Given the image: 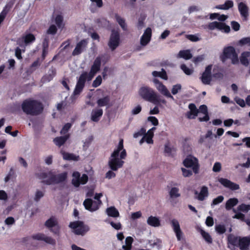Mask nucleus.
<instances>
[{
	"mask_svg": "<svg viewBox=\"0 0 250 250\" xmlns=\"http://www.w3.org/2000/svg\"><path fill=\"white\" fill-rule=\"evenodd\" d=\"M110 101L109 96H105L102 98H100L98 100L97 103L99 106L102 107L106 106L108 104Z\"/></svg>",
	"mask_w": 250,
	"mask_h": 250,
	"instance_id": "nucleus-36",
	"label": "nucleus"
},
{
	"mask_svg": "<svg viewBox=\"0 0 250 250\" xmlns=\"http://www.w3.org/2000/svg\"><path fill=\"white\" fill-rule=\"evenodd\" d=\"M215 230L218 233L222 234L225 232L226 229L224 225H218L215 226Z\"/></svg>",
	"mask_w": 250,
	"mask_h": 250,
	"instance_id": "nucleus-51",
	"label": "nucleus"
},
{
	"mask_svg": "<svg viewBox=\"0 0 250 250\" xmlns=\"http://www.w3.org/2000/svg\"><path fill=\"white\" fill-rule=\"evenodd\" d=\"M240 60L242 64L247 66L250 61V52L246 51L243 52L241 54Z\"/></svg>",
	"mask_w": 250,
	"mask_h": 250,
	"instance_id": "nucleus-27",
	"label": "nucleus"
},
{
	"mask_svg": "<svg viewBox=\"0 0 250 250\" xmlns=\"http://www.w3.org/2000/svg\"><path fill=\"white\" fill-rule=\"evenodd\" d=\"M171 225L177 240L181 241L183 238V233L180 228L178 221L175 219H172L171 221Z\"/></svg>",
	"mask_w": 250,
	"mask_h": 250,
	"instance_id": "nucleus-17",
	"label": "nucleus"
},
{
	"mask_svg": "<svg viewBox=\"0 0 250 250\" xmlns=\"http://www.w3.org/2000/svg\"><path fill=\"white\" fill-rule=\"evenodd\" d=\"M36 40L35 36L32 33L25 32L21 38L17 40V44L24 49L26 45L34 42Z\"/></svg>",
	"mask_w": 250,
	"mask_h": 250,
	"instance_id": "nucleus-10",
	"label": "nucleus"
},
{
	"mask_svg": "<svg viewBox=\"0 0 250 250\" xmlns=\"http://www.w3.org/2000/svg\"><path fill=\"white\" fill-rule=\"evenodd\" d=\"M68 137V135L63 137H57L54 139V142L57 146H60L65 143Z\"/></svg>",
	"mask_w": 250,
	"mask_h": 250,
	"instance_id": "nucleus-39",
	"label": "nucleus"
},
{
	"mask_svg": "<svg viewBox=\"0 0 250 250\" xmlns=\"http://www.w3.org/2000/svg\"><path fill=\"white\" fill-rule=\"evenodd\" d=\"M116 21L120 24L123 30H126V26L125 20L118 15L115 16Z\"/></svg>",
	"mask_w": 250,
	"mask_h": 250,
	"instance_id": "nucleus-43",
	"label": "nucleus"
},
{
	"mask_svg": "<svg viewBox=\"0 0 250 250\" xmlns=\"http://www.w3.org/2000/svg\"><path fill=\"white\" fill-rule=\"evenodd\" d=\"M126 156V151L124 148L123 140L121 139L109 159V167L113 171H116L122 167L124 163L123 160L125 158Z\"/></svg>",
	"mask_w": 250,
	"mask_h": 250,
	"instance_id": "nucleus-1",
	"label": "nucleus"
},
{
	"mask_svg": "<svg viewBox=\"0 0 250 250\" xmlns=\"http://www.w3.org/2000/svg\"><path fill=\"white\" fill-rule=\"evenodd\" d=\"M142 107L140 105H138L135 106L132 110V113L134 115H136L140 113L141 111Z\"/></svg>",
	"mask_w": 250,
	"mask_h": 250,
	"instance_id": "nucleus-62",
	"label": "nucleus"
},
{
	"mask_svg": "<svg viewBox=\"0 0 250 250\" xmlns=\"http://www.w3.org/2000/svg\"><path fill=\"white\" fill-rule=\"evenodd\" d=\"M224 200V197L223 196H219L217 198L213 199L212 203L211 204V206L216 205L220 203H221Z\"/></svg>",
	"mask_w": 250,
	"mask_h": 250,
	"instance_id": "nucleus-54",
	"label": "nucleus"
},
{
	"mask_svg": "<svg viewBox=\"0 0 250 250\" xmlns=\"http://www.w3.org/2000/svg\"><path fill=\"white\" fill-rule=\"evenodd\" d=\"M83 204L86 209L92 212L99 208L102 204V201H93L90 199H86L84 201Z\"/></svg>",
	"mask_w": 250,
	"mask_h": 250,
	"instance_id": "nucleus-14",
	"label": "nucleus"
},
{
	"mask_svg": "<svg viewBox=\"0 0 250 250\" xmlns=\"http://www.w3.org/2000/svg\"><path fill=\"white\" fill-rule=\"evenodd\" d=\"M45 226L47 228H49L51 230L53 231L55 233H57L58 231L59 228L58 226L57 220L54 217H51L46 221Z\"/></svg>",
	"mask_w": 250,
	"mask_h": 250,
	"instance_id": "nucleus-21",
	"label": "nucleus"
},
{
	"mask_svg": "<svg viewBox=\"0 0 250 250\" xmlns=\"http://www.w3.org/2000/svg\"><path fill=\"white\" fill-rule=\"evenodd\" d=\"M110 224L111 226L116 230H119L121 229L122 225L120 222L114 223L111 222Z\"/></svg>",
	"mask_w": 250,
	"mask_h": 250,
	"instance_id": "nucleus-59",
	"label": "nucleus"
},
{
	"mask_svg": "<svg viewBox=\"0 0 250 250\" xmlns=\"http://www.w3.org/2000/svg\"><path fill=\"white\" fill-rule=\"evenodd\" d=\"M92 6H95L98 8H101L103 6L102 0H90Z\"/></svg>",
	"mask_w": 250,
	"mask_h": 250,
	"instance_id": "nucleus-49",
	"label": "nucleus"
},
{
	"mask_svg": "<svg viewBox=\"0 0 250 250\" xmlns=\"http://www.w3.org/2000/svg\"><path fill=\"white\" fill-rule=\"evenodd\" d=\"M71 124H68V123L65 125L61 131V134H65L68 131V130L69 129V128L71 127Z\"/></svg>",
	"mask_w": 250,
	"mask_h": 250,
	"instance_id": "nucleus-58",
	"label": "nucleus"
},
{
	"mask_svg": "<svg viewBox=\"0 0 250 250\" xmlns=\"http://www.w3.org/2000/svg\"><path fill=\"white\" fill-rule=\"evenodd\" d=\"M221 168V165L219 162H216L213 167L212 170L214 172H219Z\"/></svg>",
	"mask_w": 250,
	"mask_h": 250,
	"instance_id": "nucleus-57",
	"label": "nucleus"
},
{
	"mask_svg": "<svg viewBox=\"0 0 250 250\" xmlns=\"http://www.w3.org/2000/svg\"><path fill=\"white\" fill-rule=\"evenodd\" d=\"M238 209L239 211L243 212H247L250 210V205L246 204H241L238 207Z\"/></svg>",
	"mask_w": 250,
	"mask_h": 250,
	"instance_id": "nucleus-46",
	"label": "nucleus"
},
{
	"mask_svg": "<svg viewBox=\"0 0 250 250\" xmlns=\"http://www.w3.org/2000/svg\"><path fill=\"white\" fill-rule=\"evenodd\" d=\"M67 175L66 172H63L55 176H53L51 172L48 173H42L41 174L39 178L42 180V182L47 185H51L63 182L66 179Z\"/></svg>",
	"mask_w": 250,
	"mask_h": 250,
	"instance_id": "nucleus-5",
	"label": "nucleus"
},
{
	"mask_svg": "<svg viewBox=\"0 0 250 250\" xmlns=\"http://www.w3.org/2000/svg\"><path fill=\"white\" fill-rule=\"evenodd\" d=\"M101 63V58L97 57L94 61L90 72L89 73L84 72L81 75L74 92L75 95L79 94L82 91L86 80L90 81L92 79L95 75L100 70Z\"/></svg>",
	"mask_w": 250,
	"mask_h": 250,
	"instance_id": "nucleus-2",
	"label": "nucleus"
},
{
	"mask_svg": "<svg viewBox=\"0 0 250 250\" xmlns=\"http://www.w3.org/2000/svg\"><path fill=\"white\" fill-rule=\"evenodd\" d=\"M213 219L211 217L208 216L207 218L206 224L208 227H211L213 225Z\"/></svg>",
	"mask_w": 250,
	"mask_h": 250,
	"instance_id": "nucleus-60",
	"label": "nucleus"
},
{
	"mask_svg": "<svg viewBox=\"0 0 250 250\" xmlns=\"http://www.w3.org/2000/svg\"><path fill=\"white\" fill-rule=\"evenodd\" d=\"M88 180V176L83 174L81 176L78 172H74L72 174V184L76 188H78L80 185L85 184Z\"/></svg>",
	"mask_w": 250,
	"mask_h": 250,
	"instance_id": "nucleus-11",
	"label": "nucleus"
},
{
	"mask_svg": "<svg viewBox=\"0 0 250 250\" xmlns=\"http://www.w3.org/2000/svg\"><path fill=\"white\" fill-rule=\"evenodd\" d=\"M57 29L56 26L54 25H51L47 31V33L48 34L54 35L56 33Z\"/></svg>",
	"mask_w": 250,
	"mask_h": 250,
	"instance_id": "nucleus-52",
	"label": "nucleus"
},
{
	"mask_svg": "<svg viewBox=\"0 0 250 250\" xmlns=\"http://www.w3.org/2000/svg\"><path fill=\"white\" fill-rule=\"evenodd\" d=\"M227 59H230L233 64L238 62L237 54L233 47L229 46L224 48L223 53L221 56V60L223 62H225Z\"/></svg>",
	"mask_w": 250,
	"mask_h": 250,
	"instance_id": "nucleus-7",
	"label": "nucleus"
},
{
	"mask_svg": "<svg viewBox=\"0 0 250 250\" xmlns=\"http://www.w3.org/2000/svg\"><path fill=\"white\" fill-rule=\"evenodd\" d=\"M116 176V174L115 172L111 170H109L105 175V177L108 179H111L112 178L115 177Z\"/></svg>",
	"mask_w": 250,
	"mask_h": 250,
	"instance_id": "nucleus-63",
	"label": "nucleus"
},
{
	"mask_svg": "<svg viewBox=\"0 0 250 250\" xmlns=\"http://www.w3.org/2000/svg\"><path fill=\"white\" fill-rule=\"evenodd\" d=\"M233 5V2L231 0H227L224 4L217 5L215 8L218 9L227 10Z\"/></svg>",
	"mask_w": 250,
	"mask_h": 250,
	"instance_id": "nucleus-37",
	"label": "nucleus"
},
{
	"mask_svg": "<svg viewBox=\"0 0 250 250\" xmlns=\"http://www.w3.org/2000/svg\"><path fill=\"white\" fill-rule=\"evenodd\" d=\"M198 110L200 121H208L209 118L208 115L207 107L205 105H202L200 106Z\"/></svg>",
	"mask_w": 250,
	"mask_h": 250,
	"instance_id": "nucleus-20",
	"label": "nucleus"
},
{
	"mask_svg": "<svg viewBox=\"0 0 250 250\" xmlns=\"http://www.w3.org/2000/svg\"><path fill=\"white\" fill-rule=\"evenodd\" d=\"M182 86L180 84H177L172 86L171 89V93L173 95L176 94L178 93L181 89Z\"/></svg>",
	"mask_w": 250,
	"mask_h": 250,
	"instance_id": "nucleus-48",
	"label": "nucleus"
},
{
	"mask_svg": "<svg viewBox=\"0 0 250 250\" xmlns=\"http://www.w3.org/2000/svg\"><path fill=\"white\" fill-rule=\"evenodd\" d=\"M7 197V194L4 190H0V200H6Z\"/></svg>",
	"mask_w": 250,
	"mask_h": 250,
	"instance_id": "nucleus-64",
	"label": "nucleus"
},
{
	"mask_svg": "<svg viewBox=\"0 0 250 250\" xmlns=\"http://www.w3.org/2000/svg\"><path fill=\"white\" fill-rule=\"evenodd\" d=\"M21 106L24 113L32 115L38 114L42 110V106L39 102L31 99L24 100Z\"/></svg>",
	"mask_w": 250,
	"mask_h": 250,
	"instance_id": "nucleus-4",
	"label": "nucleus"
},
{
	"mask_svg": "<svg viewBox=\"0 0 250 250\" xmlns=\"http://www.w3.org/2000/svg\"><path fill=\"white\" fill-rule=\"evenodd\" d=\"M208 196V189L206 187L201 188L200 193L196 196L197 198L201 201L204 200L205 197Z\"/></svg>",
	"mask_w": 250,
	"mask_h": 250,
	"instance_id": "nucleus-33",
	"label": "nucleus"
},
{
	"mask_svg": "<svg viewBox=\"0 0 250 250\" xmlns=\"http://www.w3.org/2000/svg\"><path fill=\"white\" fill-rule=\"evenodd\" d=\"M152 75L155 77H160L165 80H167V73L166 71L163 69H162L161 71H153L152 72Z\"/></svg>",
	"mask_w": 250,
	"mask_h": 250,
	"instance_id": "nucleus-38",
	"label": "nucleus"
},
{
	"mask_svg": "<svg viewBox=\"0 0 250 250\" xmlns=\"http://www.w3.org/2000/svg\"><path fill=\"white\" fill-rule=\"evenodd\" d=\"M147 223L152 227H158L160 226V220L156 216H150L147 219Z\"/></svg>",
	"mask_w": 250,
	"mask_h": 250,
	"instance_id": "nucleus-26",
	"label": "nucleus"
},
{
	"mask_svg": "<svg viewBox=\"0 0 250 250\" xmlns=\"http://www.w3.org/2000/svg\"><path fill=\"white\" fill-rule=\"evenodd\" d=\"M142 212L140 211L133 212L131 214V218L133 220L140 218L142 216Z\"/></svg>",
	"mask_w": 250,
	"mask_h": 250,
	"instance_id": "nucleus-56",
	"label": "nucleus"
},
{
	"mask_svg": "<svg viewBox=\"0 0 250 250\" xmlns=\"http://www.w3.org/2000/svg\"><path fill=\"white\" fill-rule=\"evenodd\" d=\"M192 57V55L189 50H181L177 55V58H183L185 60H189Z\"/></svg>",
	"mask_w": 250,
	"mask_h": 250,
	"instance_id": "nucleus-29",
	"label": "nucleus"
},
{
	"mask_svg": "<svg viewBox=\"0 0 250 250\" xmlns=\"http://www.w3.org/2000/svg\"><path fill=\"white\" fill-rule=\"evenodd\" d=\"M157 90L165 96L173 100L174 98L170 94L167 87L157 79H154L152 81Z\"/></svg>",
	"mask_w": 250,
	"mask_h": 250,
	"instance_id": "nucleus-13",
	"label": "nucleus"
},
{
	"mask_svg": "<svg viewBox=\"0 0 250 250\" xmlns=\"http://www.w3.org/2000/svg\"><path fill=\"white\" fill-rule=\"evenodd\" d=\"M184 166L187 168H191L193 172L196 174L199 172V164L198 160L192 155L188 156L183 162Z\"/></svg>",
	"mask_w": 250,
	"mask_h": 250,
	"instance_id": "nucleus-8",
	"label": "nucleus"
},
{
	"mask_svg": "<svg viewBox=\"0 0 250 250\" xmlns=\"http://www.w3.org/2000/svg\"><path fill=\"white\" fill-rule=\"evenodd\" d=\"M208 27L211 30L217 29L225 33H229L230 31L229 26L222 22H212L208 24Z\"/></svg>",
	"mask_w": 250,
	"mask_h": 250,
	"instance_id": "nucleus-15",
	"label": "nucleus"
},
{
	"mask_svg": "<svg viewBox=\"0 0 250 250\" xmlns=\"http://www.w3.org/2000/svg\"><path fill=\"white\" fill-rule=\"evenodd\" d=\"M106 212L107 214L110 217H118L119 216L118 210L114 207H110L108 208Z\"/></svg>",
	"mask_w": 250,
	"mask_h": 250,
	"instance_id": "nucleus-31",
	"label": "nucleus"
},
{
	"mask_svg": "<svg viewBox=\"0 0 250 250\" xmlns=\"http://www.w3.org/2000/svg\"><path fill=\"white\" fill-rule=\"evenodd\" d=\"M238 202L237 199L233 198L228 200L226 204V208L227 210L230 209L232 207L235 206Z\"/></svg>",
	"mask_w": 250,
	"mask_h": 250,
	"instance_id": "nucleus-35",
	"label": "nucleus"
},
{
	"mask_svg": "<svg viewBox=\"0 0 250 250\" xmlns=\"http://www.w3.org/2000/svg\"><path fill=\"white\" fill-rule=\"evenodd\" d=\"M102 79L101 76H98L96 77V79L93 81L92 86L94 87L99 86L102 83Z\"/></svg>",
	"mask_w": 250,
	"mask_h": 250,
	"instance_id": "nucleus-50",
	"label": "nucleus"
},
{
	"mask_svg": "<svg viewBox=\"0 0 250 250\" xmlns=\"http://www.w3.org/2000/svg\"><path fill=\"white\" fill-rule=\"evenodd\" d=\"M235 102L239 104L240 106L244 107L245 106L246 104V100L245 101L243 99L239 97H236L234 99Z\"/></svg>",
	"mask_w": 250,
	"mask_h": 250,
	"instance_id": "nucleus-53",
	"label": "nucleus"
},
{
	"mask_svg": "<svg viewBox=\"0 0 250 250\" xmlns=\"http://www.w3.org/2000/svg\"><path fill=\"white\" fill-rule=\"evenodd\" d=\"M181 170L183 175L185 177L190 176L192 175V172H193L192 170H191L184 167L181 168Z\"/></svg>",
	"mask_w": 250,
	"mask_h": 250,
	"instance_id": "nucleus-47",
	"label": "nucleus"
},
{
	"mask_svg": "<svg viewBox=\"0 0 250 250\" xmlns=\"http://www.w3.org/2000/svg\"><path fill=\"white\" fill-rule=\"evenodd\" d=\"M238 46H250V37L243 38L236 43Z\"/></svg>",
	"mask_w": 250,
	"mask_h": 250,
	"instance_id": "nucleus-34",
	"label": "nucleus"
},
{
	"mask_svg": "<svg viewBox=\"0 0 250 250\" xmlns=\"http://www.w3.org/2000/svg\"><path fill=\"white\" fill-rule=\"evenodd\" d=\"M239 11L241 15L246 18L248 16V8L243 2H240L238 5Z\"/></svg>",
	"mask_w": 250,
	"mask_h": 250,
	"instance_id": "nucleus-32",
	"label": "nucleus"
},
{
	"mask_svg": "<svg viewBox=\"0 0 250 250\" xmlns=\"http://www.w3.org/2000/svg\"><path fill=\"white\" fill-rule=\"evenodd\" d=\"M132 241L133 239L131 237H127L125 239L126 246H123V248L125 250H130L131 249Z\"/></svg>",
	"mask_w": 250,
	"mask_h": 250,
	"instance_id": "nucleus-45",
	"label": "nucleus"
},
{
	"mask_svg": "<svg viewBox=\"0 0 250 250\" xmlns=\"http://www.w3.org/2000/svg\"><path fill=\"white\" fill-rule=\"evenodd\" d=\"M188 107L190 111L188 113V117L189 119L195 118L197 116L198 110L196 108L194 104H189Z\"/></svg>",
	"mask_w": 250,
	"mask_h": 250,
	"instance_id": "nucleus-28",
	"label": "nucleus"
},
{
	"mask_svg": "<svg viewBox=\"0 0 250 250\" xmlns=\"http://www.w3.org/2000/svg\"><path fill=\"white\" fill-rule=\"evenodd\" d=\"M148 121H150L154 125H157L158 124V121L155 117H149L148 118Z\"/></svg>",
	"mask_w": 250,
	"mask_h": 250,
	"instance_id": "nucleus-61",
	"label": "nucleus"
},
{
	"mask_svg": "<svg viewBox=\"0 0 250 250\" xmlns=\"http://www.w3.org/2000/svg\"><path fill=\"white\" fill-rule=\"evenodd\" d=\"M229 243L234 246L239 247L241 250H247L248 247L250 245V237H236L230 235L228 237Z\"/></svg>",
	"mask_w": 250,
	"mask_h": 250,
	"instance_id": "nucleus-6",
	"label": "nucleus"
},
{
	"mask_svg": "<svg viewBox=\"0 0 250 250\" xmlns=\"http://www.w3.org/2000/svg\"><path fill=\"white\" fill-rule=\"evenodd\" d=\"M180 67L184 72L188 75L192 74L194 71L192 68H188L185 64H182Z\"/></svg>",
	"mask_w": 250,
	"mask_h": 250,
	"instance_id": "nucleus-44",
	"label": "nucleus"
},
{
	"mask_svg": "<svg viewBox=\"0 0 250 250\" xmlns=\"http://www.w3.org/2000/svg\"><path fill=\"white\" fill-rule=\"evenodd\" d=\"M218 181L224 187L229 188L230 189L236 190L239 188L238 185L232 183L227 179L220 178Z\"/></svg>",
	"mask_w": 250,
	"mask_h": 250,
	"instance_id": "nucleus-22",
	"label": "nucleus"
},
{
	"mask_svg": "<svg viewBox=\"0 0 250 250\" xmlns=\"http://www.w3.org/2000/svg\"><path fill=\"white\" fill-rule=\"evenodd\" d=\"M151 28H147L146 29L140 39L141 45L145 46L148 43L151 39Z\"/></svg>",
	"mask_w": 250,
	"mask_h": 250,
	"instance_id": "nucleus-19",
	"label": "nucleus"
},
{
	"mask_svg": "<svg viewBox=\"0 0 250 250\" xmlns=\"http://www.w3.org/2000/svg\"><path fill=\"white\" fill-rule=\"evenodd\" d=\"M200 233L205 240L209 244L212 242V239L209 234L203 229L200 230Z\"/></svg>",
	"mask_w": 250,
	"mask_h": 250,
	"instance_id": "nucleus-41",
	"label": "nucleus"
},
{
	"mask_svg": "<svg viewBox=\"0 0 250 250\" xmlns=\"http://www.w3.org/2000/svg\"><path fill=\"white\" fill-rule=\"evenodd\" d=\"M52 21V22L56 24L58 28H62L63 27V17L61 14H54Z\"/></svg>",
	"mask_w": 250,
	"mask_h": 250,
	"instance_id": "nucleus-24",
	"label": "nucleus"
},
{
	"mask_svg": "<svg viewBox=\"0 0 250 250\" xmlns=\"http://www.w3.org/2000/svg\"><path fill=\"white\" fill-rule=\"evenodd\" d=\"M211 69L212 65H208L202 74L201 79L202 83L205 84H209L211 81Z\"/></svg>",
	"mask_w": 250,
	"mask_h": 250,
	"instance_id": "nucleus-18",
	"label": "nucleus"
},
{
	"mask_svg": "<svg viewBox=\"0 0 250 250\" xmlns=\"http://www.w3.org/2000/svg\"><path fill=\"white\" fill-rule=\"evenodd\" d=\"M103 113L102 109H96L93 110L91 112V119L93 122H98Z\"/></svg>",
	"mask_w": 250,
	"mask_h": 250,
	"instance_id": "nucleus-25",
	"label": "nucleus"
},
{
	"mask_svg": "<svg viewBox=\"0 0 250 250\" xmlns=\"http://www.w3.org/2000/svg\"><path fill=\"white\" fill-rule=\"evenodd\" d=\"M87 43L86 40H83L79 42L77 44L73 52V55H77L82 52V51L85 48Z\"/></svg>",
	"mask_w": 250,
	"mask_h": 250,
	"instance_id": "nucleus-23",
	"label": "nucleus"
},
{
	"mask_svg": "<svg viewBox=\"0 0 250 250\" xmlns=\"http://www.w3.org/2000/svg\"><path fill=\"white\" fill-rule=\"evenodd\" d=\"M228 18L227 16L222 15H220L218 13H213L210 15V19L211 20H213L215 19H217L220 21H224L226 20Z\"/></svg>",
	"mask_w": 250,
	"mask_h": 250,
	"instance_id": "nucleus-42",
	"label": "nucleus"
},
{
	"mask_svg": "<svg viewBox=\"0 0 250 250\" xmlns=\"http://www.w3.org/2000/svg\"><path fill=\"white\" fill-rule=\"evenodd\" d=\"M138 96L143 100L155 104H166V101L157 94L152 88L147 86H141L138 91Z\"/></svg>",
	"mask_w": 250,
	"mask_h": 250,
	"instance_id": "nucleus-3",
	"label": "nucleus"
},
{
	"mask_svg": "<svg viewBox=\"0 0 250 250\" xmlns=\"http://www.w3.org/2000/svg\"><path fill=\"white\" fill-rule=\"evenodd\" d=\"M69 227L75 234L79 235H83L89 229L87 225L81 221L71 222L69 224Z\"/></svg>",
	"mask_w": 250,
	"mask_h": 250,
	"instance_id": "nucleus-9",
	"label": "nucleus"
},
{
	"mask_svg": "<svg viewBox=\"0 0 250 250\" xmlns=\"http://www.w3.org/2000/svg\"><path fill=\"white\" fill-rule=\"evenodd\" d=\"M61 153L63 158L66 160L78 161L79 159V156H76L72 153H67L63 151H61Z\"/></svg>",
	"mask_w": 250,
	"mask_h": 250,
	"instance_id": "nucleus-30",
	"label": "nucleus"
},
{
	"mask_svg": "<svg viewBox=\"0 0 250 250\" xmlns=\"http://www.w3.org/2000/svg\"><path fill=\"white\" fill-rule=\"evenodd\" d=\"M120 42V34L118 30H112L108 43L109 48L112 50H114L119 46Z\"/></svg>",
	"mask_w": 250,
	"mask_h": 250,
	"instance_id": "nucleus-12",
	"label": "nucleus"
},
{
	"mask_svg": "<svg viewBox=\"0 0 250 250\" xmlns=\"http://www.w3.org/2000/svg\"><path fill=\"white\" fill-rule=\"evenodd\" d=\"M156 129V127H153L149 129L146 133H145L143 138L139 142L140 145H142L144 142H146L148 144H153V137L154 136V132Z\"/></svg>",
	"mask_w": 250,
	"mask_h": 250,
	"instance_id": "nucleus-16",
	"label": "nucleus"
},
{
	"mask_svg": "<svg viewBox=\"0 0 250 250\" xmlns=\"http://www.w3.org/2000/svg\"><path fill=\"white\" fill-rule=\"evenodd\" d=\"M146 131V129L144 128H141L138 131L135 132L133 134V137L135 138L139 137L143 135H144Z\"/></svg>",
	"mask_w": 250,
	"mask_h": 250,
	"instance_id": "nucleus-55",
	"label": "nucleus"
},
{
	"mask_svg": "<svg viewBox=\"0 0 250 250\" xmlns=\"http://www.w3.org/2000/svg\"><path fill=\"white\" fill-rule=\"evenodd\" d=\"M169 194L171 198H176L180 196L179 189L176 187L172 188L169 191Z\"/></svg>",
	"mask_w": 250,
	"mask_h": 250,
	"instance_id": "nucleus-40",
	"label": "nucleus"
}]
</instances>
